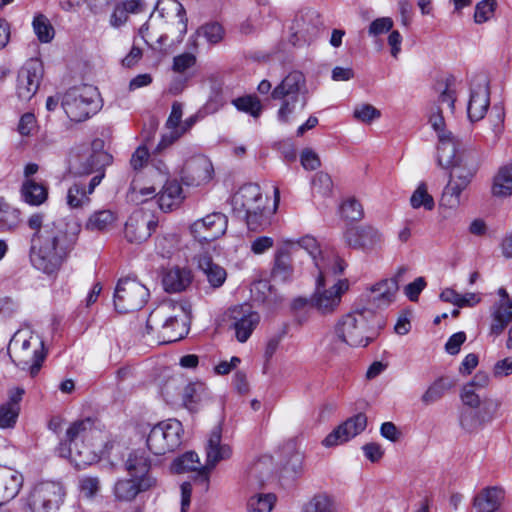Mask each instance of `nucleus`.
I'll return each instance as SVG.
<instances>
[{
  "label": "nucleus",
  "mask_w": 512,
  "mask_h": 512,
  "mask_svg": "<svg viewBox=\"0 0 512 512\" xmlns=\"http://www.w3.org/2000/svg\"><path fill=\"white\" fill-rule=\"evenodd\" d=\"M28 226L35 230L30 247L32 265L45 274L57 272L73 249L80 226L66 219L43 224L38 213L30 216Z\"/></svg>",
  "instance_id": "obj_1"
},
{
  "label": "nucleus",
  "mask_w": 512,
  "mask_h": 512,
  "mask_svg": "<svg viewBox=\"0 0 512 512\" xmlns=\"http://www.w3.org/2000/svg\"><path fill=\"white\" fill-rule=\"evenodd\" d=\"M189 310L184 303L166 300L148 316V334H156L157 343L168 344L183 338L187 333Z\"/></svg>",
  "instance_id": "obj_2"
},
{
  "label": "nucleus",
  "mask_w": 512,
  "mask_h": 512,
  "mask_svg": "<svg viewBox=\"0 0 512 512\" xmlns=\"http://www.w3.org/2000/svg\"><path fill=\"white\" fill-rule=\"evenodd\" d=\"M375 314L369 308L355 310L342 316L336 323L332 350L365 348L375 338Z\"/></svg>",
  "instance_id": "obj_3"
},
{
  "label": "nucleus",
  "mask_w": 512,
  "mask_h": 512,
  "mask_svg": "<svg viewBox=\"0 0 512 512\" xmlns=\"http://www.w3.org/2000/svg\"><path fill=\"white\" fill-rule=\"evenodd\" d=\"M101 436V431L95 427L92 418L77 420L70 424L66 430L65 445H68L67 456L76 466H84L94 460L97 453L109 454L113 443H106L100 448L93 442L94 438ZM61 454H64L63 450Z\"/></svg>",
  "instance_id": "obj_4"
},
{
  "label": "nucleus",
  "mask_w": 512,
  "mask_h": 512,
  "mask_svg": "<svg viewBox=\"0 0 512 512\" xmlns=\"http://www.w3.org/2000/svg\"><path fill=\"white\" fill-rule=\"evenodd\" d=\"M306 77L300 71H292L272 90L271 97L281 101L277 111V119L288 123L296 112L297 106L303 110L308 102Z\"/></svg>",
  "instance_id": "obj_5"
},
{
  "label": "nucleus",
  "mask_w": 512,
  "mask_h": 512,
  "mask_svg": "<svg viewBox=\"0 0 512 512\" xmlns=\"http://www.w3.org/2000/svg\"><path fill=\"white\" fill-rule=\"evenodd\" d=\"M61 106L71 121H85L100 109L97 88L92 85L72 87L61 97Z\"/></svg>",
  "instance_id": "obj_6"
},
{
  "label": "nucleus",
  "mask_w": 512,
  "mask_h": 512,
  "mask_svg": "<svg viewBox=\"0 0 512 512\" xmlns=\"http://www.w3.org/2000/svg\"><path fill=\"white\" fill-rule=\"evenodd\" d=\"M183 426L177 419L163 420L154 425L147 436V447L154 455L175 451L182 442Z\"/></svg>",
  "instance_id": "obj_7"
},
{
  "label": "nucleus",
  "mask_w": 512,
  "mask_h": 512,
  "mask_svg": "<svg viewBox=\"0 0 512 512\" xmlns=\"http://www.w3.org/2000/svg\"><path fill=\"white\" fill-rule=\"evenodd\" d=\"M112 157L103 150V141L96 139L90 147L78 149L72 154L69 165L75 175L83 176L91 173H104V167L109 165Z\"/></svg>",
  "instance_id": "obj_8"
},
{
  "label": "nucleus",
  "mask_w": 512,
  "mask_h": 512,
  "mask_svg": "<svg viewBox=\"0 0 512 512\" xmlns=\"http://www.w3.org/2000/svg\"><path fill=\"white\" fill-rule=\"evenodd\" d=\"M329 275H333L332 270L318 273L315 292L310 299L311 307L323 315L332 314L338 309L342 295L349 288L346 279L338 280L333 286L326 288V279Z\"/></svg>",
  "instance_id": "obj_9"
},
{
  "label": "nucleus",
  "mask_w": 512,
  "mask_h": 512,
  "mask_svg": "<svg viewBox=\"0 0 512 512\" xmlns=\"http://www.w3.org/2000/svg\"><path fill=\"white\" fill-rule=\"evenodd\" d=\"M285 246H288L290 251L295 250L297 247L307 251L315 267L318 269V273L332 270L333 275L336 276L343 273L345 269V263L342 259L332 250L321 249L317 240L310 235H306L297 241L288 240Z\"/></svg>",
  "instance_id": "obj_10"
},
{
  "label": "nucleus",
  "mask_w": 512,
  "mask_h": 512,
  "mask_svg": "<svg viewBox=\"0 0 512 512\" xmlns=\"http://www.w3.org/2000/svg\"><path fill=\"white\" fill-rule=\"evenodd\" d=\"M149 290L132 278L120 279L114 292V306L119 313L140 310L147 303Z\"/></svg>",
  "instance_id": "obj_11"
},
{
  "label": "nucleus",
  "mask_w": 512,
  "mask_h": 512,
  "mask_svg": "<svg viewBox=\"0 0 512 512\" xmlns=\"http://www.w3.org/2000/svg\"><path fill=\"white\" fill-rule=\"evenodd\" d=\"M64 487L57 482H41L33 487L27 498L32 512H55L63 503Z\"/></svg>",
  "instance_id": "obj_12"
},
{
  "label": "nucleus",
  "mask_w": 512,
  "mask_h": 512,
  "mask_svg": "<svg viewBox=\"0 0 512 512\" xmlns=\"http://www.w3.org/2000/svg\"><path fill=\"white\" fill-rule=\"evenodd\" d=\"M432 128L437 132L439 145L437 148L438 165L444 169L456 170L460 166V158L457 155V143L451 132L445 130L444 117L441 116L437 107V114L429 118Z\"/></svg>",
  "instance_id": "obj_13"
},
{
  "label": "nucleus",
  "mask_w": 512,
  "mask_h": 512,
  "mask_svg": "<svg viewBox=\"0 0 512 512\" xmlns=\"http://www.w3.org/2000/svg\"><path fill=\"white\" fill-rule=\"evenodd\" d=\"M197 262L201 273L198 280V290L205 295H211L224 285L227 279V271L224 267L215 263L208 254L199 255Z\"/></svg>",
  "instance_id": "obj_14"
},
{
  "label": "nucleus",
  "mask_w": 512,
  "mask_h": 512,
  "mask_svg": "<svg viewBox=\"0 0 512 512\" xmlns=\"http://www.w3.org/2000/svg\"><path fill=\"white\" fill-rule=\"evenodd\" d=\"M321 26V17L314 10L297 15L290 28V42L295 46L311 43L318 37Z\"/></svg>",
  "instance_id": "obj_15"
},
{
  "label": "nucleus",
  "mask_w": 512,
  "mask_h": 512,
  "mask_svg": "<svg viewBox=\"0 0 512 512\" xmlns=\"http://www.w3.org/2000/svg\"><path fill=\"white\" fill-rule=\"evenodd\" d=\"M43 76V66L38 59L28 60L18 72L16 93L20 100L29 101L36 94Z\"/></svg>",
  "instance_id": "obj_16"
},
{
  "label": "nucleus",
  "mask_w": 512,
  "mask_h": 512,
  "mask_svg": "<svg viewBox=\"0 0 512 512\" xmlns=\"http://www.w3.org/2000/svg\"><path fill=\"white\" fill-rule=\"evenodd\" d=\"M490 105L488 79L485 75H476L471 82L467 115L471 122L484 118Z\"/></svg>",
  "instance_id": "obj_17"
},
{
  "label": "nucleus",
  "mask_w": 512,
  "mask_h": 512,
  "mask_svg": "<svg viewBox=\"0 0 512 512\" xmlns=\"http://www.w3.org/2000/svg\"><path fill=\"white\" fill-rule=\"evenodd\" d=\"M475 170L458 168L452 170L450 180L445 186L440 204L449 209H456L462 203L461 194L470 184Z\"/></svg>",
  "instance_id": "obj_18"
},
{
  "label": "nucleus",
  "mask_w": 512,
  "mask_h": 512,
  "mask_svg": "<svg viewBox=\"0 0 512 512\" xmlns=\"http://www.w3.org/2000/svg\"><path fill=\"white\" fill-rule=\"evenodd\" d=\"M157 485L158 481L154 476L120 478L113 486V495L119 502L131 503L140 493L152 490Z\"/></svg>",
  "instance_id": "obj_19"
},
{
  "label": "nucleus",
  "mask_w": 512,
  "mask_h": 512,
  "mask_svg": "<svg viewBox=\"0 0 512 512\" xmlns=\"http://www.w3.org/2000/svg\"><path fill=\"white\" fill-rule=\"evenodd\" d=\"M227 315L235 330L236 339L242 343L248 340L260 321V315L248 304L231 307Z\"/></svg>",
  "instance_id": "obj_20"
},
{
  "label": "nucleus",
  "mask_w": 512,
  "mask_h": 512,
  "mask_svg": "<svg viewBox=\"0 0 512 512\" xmlns=\"http://www.w3.org/2000/svg\"><path fill=\"white\" fill-rule=\"evenodd\" d=\"M157 225V220L149 213L136 210L125 223L124 236L130 243L141 244L151 236Z\"/></svg>",
  "instance_id": "obj_21"
},
{
  "label": "nucleus",
  "mask_w": 512,
  "mask_h": 512,
  "mask_svg": "<svg viewBox=\"0 0 512 512\" xmlns=\"http://www.w3.org/2000/svg\"><path fill=\"white\" fill-rule=\"evenodd\" d=\"M227 229V218L224 214L214 212L196 220L190 231L195 239L202 242L213 241L222 236Z\"/></svg>",
  "instance_id": "obj_22"
},
{
  "label": "nucleus",
  "mask_w": 512,
  "mask_h": 512,
  "mask_svg": "<svg viewBox=\"0 0 512 512\" xmlns=\"http://www.w3.org/2000/svg\"><path fill=\"white\" fill-rule=\"evenodd\" d=\"M367 426V417L363 413H358L336 427L329 433L322 444L325 447H334L343 444L350 439L362 433Z\"/></svg>",
  "instance_id": "obj_23"
},
{
  "label": "nucleus",
  "mask_w": 512,
  "mask_h": 512,
  "mask_svg": "<svg viewBox=\"0 0 512 512\" xmlns=\"http://www.w3.org/2000/svg\"><path fill=\"white\" fill-rule=\"evenodd\" d=\"M344 240L353 249L370 251L380 246L382 235L372 226L352 227L345 232Z\"/></svg>",
  "instance_id": "obj_24"
},
{
  "label": "nucleus",
  "mask_w": 512,
  "mask_h": 512,
  "mask_svg": "<svg viewBox=\"0 0 512 512\" xmlns=\"http://www.w3.org/2000/svg\"><path fill=\"white\" fill-rule=\"evenodd\" d=\"M398 291V282L396 279H385L372 286L365 294L367 306L374 314V309H383L389 306L395 298Z\"/></svg>",
  "instance_id": "obj_25"
},
{
  "label": "nucleus",
  "mask_w": 512,
  "mask_h": 512,
  "mask_svg": "<svg viewBox=\"0 0 512 512\" xmlns=\"http://www.w3.org/2000/svg\"><path fill=\"white\" fill-rule=\"evenodd\" d=\"M231 456V449L221 441V427L215 426L209 436L206 446V463L202 467L205 476L219 463Z\"/></svg>",
  "instance_id": "obj_26"
},
{
  "label": "nucleus",
  "mask_w": 512,
  "mask_h": 512,
  "mask_svg": "<svg viewBox=\"0 0 512 512\" xmlns=\"http://www.w3.org/2000/svg\"><path fill=\"white\" fill-rule=\"evenodd\" d=\"M234 210L238 212H247L263 210L265 202L258 184L249 183L243 185L233 197Z\"/></svg>",
  "instance_id": "obj_27"
},
{
  "label": "nucleus",
  "mask_w": 512,
  "mask_h": 512,
  "mask_svg": "<svg viewBox=\"0 0 512 512\" xmlns=\"http://www.w3.org/2000/svg\"><path fill=\"white\" fill-rule=\"evenodd\" d=\"M184 173L187 184L199 186L211 180L213 165L207 157L199 155L185 164Z\"/></svg>",
  "instance_id": "obj_28"
},
{
  "label": "nucleus",
  "mask_w": 512,
  "mask_h": 512,
  "mask_svg": "<svg viewBox=\"0 0 512 512\" xmlns=\"http://www.w3.org/2000/svg\"><path fill=\"white\" fill-rule=\"evenodd\" d=\"M25 390L22 387H13L8 390V399L0 405V428L9 429L16 425L20 413V402Z\"/></svg>",
  "instance_id": "obj_29"
},
{
  "label": "nucleus",
  "mask_w": 512,
  "mask_h": 512,
  "mask_svg": "<svg viewBox=\"0 0 512 512\" xmlns=\"http://www.w3.org/2000/svg\"><path fill=\"white\" fill-rule=\"evenodd\" d=\"M23 475L10 467H0V503L14 499L23 486Z\"/></svg>",
  "instance_id": "obj_30"
},
{
  "label": "nucleus",
  "mask_w": 512,
  "mask_h": 512,
  "mask_svg": "<svg viewBox=\"0 0 512 512\" xmlns=\"http://www.w3.org/2000/svg\"><path fill=\"white\" fill-rule=\"evenodd\" d=\"M104 173L96 174L88 183V185L76 182L67 192V204L71 208H79L89 203V195L92 194L95 188L101 183L104 178Z\"/></svg>",
  "instance_id": "obj_31"
},
{
  "label": "nucleus",
  "mask_w": 512,
  "mask_h": 512,
  "mask_svg": "<svg viewBox=\"0 0 512 512\" xmlns=\"http://www.w3.org/2000/svg\"><path fill=\"white\" fill-rule=\"evenodd\" d=\"M192 272L186 267L174 266L167 269L162 278L165 291L178 293L186 290L192 283Z\"/></svg>",
  "instance_id": "obj_32"
},
{
  "label": "nucleus",
  "mask_w": 512,
  "mask_h": 512,
  "mask_svg": "<svg viewBox=\"0 0 512 512\" xmlns=\"http://www.w3.org/2000/svg\"><path fill=\"white\" fill-rule=\"evenodd\" d=\"M294 268L292 265L291 251L288 246L279 248L274 257L272 279L275 282L285 283L293 278Z\"/></svg>",
  "instance_id": "obj_33"
},
{
  "label": "nucleus",
  "mask_w": 512,
  "mask_h": 512,
  "mask_svg": "<svg viewBox=\"0 0 512 512\" xmlns=\"http://www.w3.org/2000/svg\"><path fill=\"white\" fill-rule=\"evenodd\" d=\"M28 349H32V352H45L42 338L28 329L18 330L10 339L8 351Z\"/></svg>",
  "instance_id": "obj_34"
},
{
  "label": "nucleus",
  "mask_w": 512,
  "mask_h": 512,
  "mask_svg": "<svg viewBox=\"0 0 512 512\" xmlns=\"http://www.w3.org/2000/svg\"><path fill=\"white\" fill-rule=\"evenodd\" d=\"M504 499V491L500 487H487L483 489L474 500L477 512H494Z\"/></svg>",
  "instance_id": "obj_35"
},
{
  "label": "nucleus",
  "mask_w": 512,
  "mask_h": 512,
  "mask_svg": "<svg viewBox=\"0 0 512 512\" xmlns=\"http://www.w3.org/2000/svg\"><path fill=\"white\" fill-rule=\"evenodd\" d=\"M125 470L128 476L141 478L143 476H153L150 472L151 462L146 452L143 450H134L129 453L125 463Z\"/></svg>",
  "instance_id": "obj_36"
},
{
  "label": "nucleus",
  "mask_w": 512,
  "mask_h": 512,
  "mask_svg": "<svg viewBox=\"0 0 512 512\" xmlns=\"http://www.w3.org/2000/svg\"><path fill=\"white\" fill-rule=\"evenodd\" d=\"M158 194V204L162 211H170L178 206L182 199V187L176 180L165 181Z\"/></svg>",
  "instance_id": "obj_37"
},
{
  "label": "nucleus",
  "mask_w": 512,
  "mask_h": 512,
  "mask_svg": "<svg viewBox=\"0 0 512 512\" xmlns=\"http://www.w3.org/2000/svg\"><path fill=\"white\" fill-rule=\"evenodd\" d=\"M512 321V300L498 301L493 305L492 323L490 330L492 334L499 335Z\"/></svg>",
  "instance_id": "obj_38"
},
{
  "label": "nucleus",
  "mask_w": 512,
  "mask_h": 512,
  "mask_svg": "<svg viewBox=\"0 0 512 512\" xmlns=\"http://www.w3.org/2000/svg\"><path fill=\"white\" fill-rule=\"evenodd\" d=\"M209 398V391L202 382L189 383L183 391L182 402L189 411H196L198 406Z\"/></svg>",
  "instance_id": "obj_39"
},
{
  "label": "nucleus",
  "mask_w": 512,
  "mask_h": 512,
  "mask_svg": "<svg viewBox=\"0 0 512 512\" xmlns=\"http://www.w3.org/2000/svg\"><path fill=\"white\" fill-rule=\"evenodd\" d=\"M23 200L32 206H39L47 200L48 187L35 179H26L21 188Z\"/></svg>",
  "instance_id": "obj_40"
},
{
  "label": "nucleus",
  "mask_w": 512,
  "mask_h": 512,
  "mask_svg": "<svg viewBox=\"0 0 512 512\" xmlns=\"http://www.w3.org/2000/svg\"><path fill=\"white\" fill-rule=\"evenodd\" d=\"M455 386V381L448 377L436 379L421 396L425 406L432 405L442 399L444 395Z\"/></svg>",
  "instance_id": "obj_41"
},
{
  "label": "nucleus",
  "mask_w": 512,
  "mask_h": 512,
  "mask_svg": "<svg viewBox=\"0 0 512 512\" xmlns=\"http://www.w3.org/2000/svg\"><path fill=\"white\" fill-rule=\"evenodd\" d=\"M492 193L497 197L512 195V163L502 166L494 177Z\"/></svg>",
  "instance_id": "obj_42"
},
{
  "label": "nucleus",
  "mask_w": 512,
  "mask_h": 512,
  "mask_svg": "<svg viewBox=\"0 0 512 512\" xmlns=\"http://www.w3.org/2000/svg\"><path fill=\"white\" fill-rule=\"evenodd\" d=\"M436 90L439 93L437 102L431 107V113L429 118L433 114H437V107L440 110V114L443 113L442 106L445 104L450 112L453 114L455 109V101L456 95L453 89H451L450 83L448 80L438 82L436 85ZM443 117V115H441Z\"/></svg>",
  "instance_id": "obj_43"
},
{
  "label": "nucleus",
  "mask_w": 512,
  "mask_h": 512,
  "mask_svg": "<svg viewBox=\"0 0 512 512\" xmlns=\"http://www.w3.org/2000/svg\"><path fill=\"white\" fill-rule=\"evenodd\" d=\"M9 354V359L22 371H29L31 376L37 375L45 361L46 354Z\"/></svg>",
  "instance_id": "obj_44"
},
{
  "label": "nucleus",
  "mask_w": 512,
  "mask_h": 512,
  "mask_svg": "<svg viewBox=\"0 0 512 512\" xmlns=\"http://www.w3.org/2000/svg\"><path fill=\"white\" fill-rule=\"evenodd\" d=\"M336 504L331 496L326 493L315 494L301 509V512H335Z\"/></svg>",
  "instance_id": "obj_45"
},
{
  "label": "nucleus",
  "mask_w": 512,
  "mask_h": 512,
  "mask_svg": "<svg viewBox=\"0 0 512 512\" xmlns=\"http://www.w3.org/2000/svg\"><path fill=\"white\" fill-rule=\"evenodd\" d=\"M20 221V211L0 198V228L3 231L14 230Z\"/></svg>",
  "instance_id": "obj_46"
},
{
  "label": "nucleus",
  "mask_w": 512,
  "mask_h": 512,
  "mask_svg": "<svg viewBox=\"0 0 512 512\" xmlns=\"http://www.w3.org/2000/svg\"><path fill=\"white\" fill-rule=\"evenodd\" d=\"M116 220L111 210H100L94 212L86 222V228L91 231H104L113 226Z\"/></svg>",
  "instance_id": "obj_47"
},
{
  "label": "nucleus",
  "mask_w": 512,
  "mask_h": 512,
  "mask_svg": "<svg viewBox=\"0 0 512 512\" xmlns=\"http://www.w3.org/2000/svg\"><path fill=\"white\" fill-rule=\"evenodd\" d=\"M199 456L195 452H186L182 456L176 458L172 463V471L178 474L195 471L201 468V473L205 474L202 470Z\"/></svg>",
  "instance_id": "obj_48"
},
{
  "label": "nucleus",
  "mask_w": 512,
  "mask_h": 512,
  "mask_svg": "<svg viewBox=\"0 0 512 512\" xmlns=\"http://www.w3.org/2000/svg\"><path fill=\"white\" fill-rule=\"evenodd\" d=\"M232 104L236 107L237 110L247 113L254 118H258L261 115L263 109L261 101L256 96L252 95H246L233 99Z\"/></svg>",
  "instance_id": "obj_49"
},
{
  "label": "nucleus",
  "mask_w": 512,
  "mask_h": 512,
  "mask_svg": "<svg viewBox=\"0 0 512 512\" xmlns=\"http://www.w3.org/2000/svg\"><path fill=\"white\" fill-rule=\"evenodd\" d=\"M276 501L272 493L257 494L250 498L248 503L249 512H271Z\"/></svg>",
  "instance_id": "obj_50"
},
{
  "label": "nucleus",
  "mask_w": 512,
  "mask_h": 512,
  "mask_svg": "<svg viewBox=\"0 0 512 512\" xmlns=\"http://www.w3.org/2000/svg\"><path fill=\"white\" fill-rule=\"evenodd\" d=\"M196 35L203 37L209 44H217L223 39L224 30L219 23H208L201 26Z\"/></svg>",
  "instance_id": "obj_51"
},
{
  "label": "nucleus",
  "mask_w": 512,
  "mask_h": 512,
  "mask_svg": "<svg viewBox=\"0 0 512 512\" xmlns=\"http://www.w3.org/2000/svg\"><path fill=\"white\" fill-rule=\"evenodd\" d=\"M410 203L414 209L424 207L429 211L432 210L435 205L433 197L427 193L426 185L424 183H421L413 192L410 198Z\"/></svg>",
  "instance_id": "obj_52"
},
{
  "label": "nucleus",
  "mask_w": 512,
  "mask_h": 512,
  "mask_svg": "<svg viewBox=\"0 0 512 512\" xmlns=\"http://www.w3.org/2000/svg\"><path fill=\"white\" fill-rule=\"evenodd\" d=\"M332 187V179L325 172H318L312 180V193L314 197L316 195H320L322 197L329 196L332 192Z\"/></svg>",
  "instance_id": "obj_53"
},
{
  "label": "nucleus",
  "mask_w": 512,
  "mask_h": 512,
  "mask_svg": "<svg viewBox=\"0 0 512 512\" xmlns=\"http://www.w3.org/2000/svg\"><path fill=\"white\" fill-rule=\"evenodd\" d=\"M33 29L41 42H50L54 36V29L48 19L43 15H38L33 20Z\"/></svg>",
  "instance_id": "obj_54"
},
{
  "label": "nucleus",
  "mask_w": 512,
  "mask_h": 512,
  "mask_svg": "<svg viewBox=\"0 0 512 512\" xmlns=\"http://www.w3.org/2000/svg\"><path fill=\"white\" fill-rule=\"evenodd\" d=\"M341 216L348 221H360L364 216L362 205L354 198L346 200L340 208Z\"/></svg>",
  "instance_id": "obj_55"
},
{
  "label": "nucleus",
  "mask_w": 512,
  "mask_h": 512,
  "mask_svg": "<svg viewBox=\"0 0 512 512\" xmlns=\"http://www.w3.org/2000/svg\"><path fill=\"white\" fill-rule=\"evenodd\" d=\"M353 117L359 122L370 124L381 117V112L371 104H360L355 107Z\"/></svg>",
  "instance_id": "obj_56"
},
{
  "label": "nucleus",
  "mask_w": 512,
  "mask_h": 512,
  "mask_svg": "<svg viewBox=\"0 0 512 512\" xmlns=\"http://www.w3.org/2000/svg\"><path fill=\"white\" fill-rule=\"evenodd\" d=\"M496 5L495 0H482L479 2L475 7L474 21L477 24L489 21L495 13Z\"/></svg>",
  "instance_id": "obj_57"
},
{
  "label": "nucleus",
  "mask_w": 512,
  "mask_h": 512,
  "mask_svg": "<svg viewBox=\"0 0 512 512\" xmlns=\"http://www.w3.org/2000/svg\"><path fill=\"white\" fill-rule=\"evenodd\" d=\"M223 88L220 85L212 87L211 95L205 104V110L208 113H215L226 104Z\"/></svg>",
  "instance_id": "obj_58"
},
{
  "label": "nucleus",
  "mask_w": 512,
  "mask_h": 512,
  "mask_svg": "<svg viewBox=\"0 0 512 512\" xmlns=\"http://www.w3.org/2000/svg\"><path fill=\"white\" fill-rule=\"evenodd\" d=\"M79 487L85 497L92 498L99 492L101 484L96 476H83L79 479Z\"/></svg>",
  "instance_id": "obj_59"
},
{
  "label": "nucleus",
  "mask_w": 512,
  "mask_h": 512,
  "mask_svg": "<svg viewBox=\"0 0 512 512\" xmlns=\"http://www.w3.org/2000/svg\"><path fill=\"white\" fill-rule=\"evenodd\" d=\"M393 27V20L390 17L377 18L370 24L368 34L378 36L390 31Z\"/></svg>",
  "instance_id": "obj_60"
},
{
  "label": "nucleus",
  "mask_w": 512,
  "mask_h": 512,
  "mask_svg": "<svg viewBox=\"0 0 512 512\" xmlns=\"http://www.w3.org/2000/svg\"><path fill=\"white\" fill-rule=\"evenodd\" d=\"M196 57L191 53H183L174 57L172 69L177 73H184L187 69L194 66Z\"/></svg>",
  "instance_id": "obj_61"
},
{
  "label": "nucleus",
  "mask_w": 512,
  "mask_h": 512,
  "mask_svg": "<svg viewBox=\"0 0 512 512\" xmlns=\"http://www.w3.org/2000/svg\"><path fill=\"white\" fill-rule=\"evenodd\" d=\"M461 399L465 405L476 408L480 404V396L477 393V388L473 384L467 383L464 385L461 393Z\"/></svg>",
  "instance_id": "obj_62"
},
{
  "label": "nucleus",
  "mask_w": 512,
  "mask_h": 512,
  "mask_svg": "<svg viewBox=\"0 0 512 512\" xmlns=\"http://www.w3.org/2000/svg\"><path fill=\"white\" fill-rule=\"evenodd\" d=\"M425 286V279L423 277H418L405 287V294L411 301H416Z\"/></svg>",
  "instance_id": "obj_63"
},
{
  "label": "nucleus",
  "mask_w": 512,
  "mask_h": 512,
  "mask_svg": "<svg viewBox=\"0 0 512 512\" xmlns=\"http://www.w3.org/2000/svg\"><path fill=\"white\" fill-rule=\"evenodd\" d=\"M149 152L146 147L140 146L132 154L130 159V165L134 170L141 169L148 161Z\"/></svg>",
  "instance_id": "obj_64"
}]
</instances>
